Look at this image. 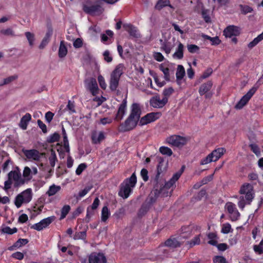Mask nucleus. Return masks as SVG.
<instances>
[{"instance_id":"64","label":"nucleus","mask_w":263,"mask_h":263,"mask_svg":"<svg viewBox=\"0 0 263 263\" xmlns=\"http://www.w3.org/2000/svg\"><path fill=\"white\" fill-rule=\"evenodd\" d=\"M141 175L144 181H147L148 179V171L146 169L143 168L141 171Z\"/></svg>"},{"instance_id":"26","label":"nucleus","mask_w":263,"mask_h":263,"mask_svg":"<svg viewBox=\"0 0 263 263\" xmlns=\"http://www.w3.org/2000/svg\"><path fill=\"white\" fill-rule=\"evenodd\" d=\"M31 116L30 114H26L21 119L19 123L20 127L25 130L27 128L28 122L30 121Z\"/></svg>"},{"instance_id":"41","label":"nucleus","mask_w":263,"mask_h":263,"mask_svg":"<svg viewBox=\"0 0 263 263\" xmlns=\"http://www.w3.org/2000/svg\"><path fill=\"white\" fill-rule=\"evenodd\" d=\"M202 37L205 39L210 40L213 45H218L220 43V40L217 36L212 37L207 35H202Z\"/></svg>"},{"instance_id":"28","label":"nucleus","mask_w":263,"mask_h":263,"mask_svg":"<svg viewBox=\"0 0 263 263\" xmlns=\"http://www.w3.org/2000/svg\"><path fill=\"white\" fill-rule=\"evenodd\" d=\"M165 245L174 248L180 247L181 243L176 238H173L167 239L165 242Z\"/></svg>"},{"instance_id":"63","label":"nucleus","mask_w":263,"mask_h":263,"mask_svg":"<svg viewBox=\"0 0 263 263\" xmlns=\"http://www.w3.org/2000/svg\"><path fill=\"white\" fill-rule=\"evenodd\" d=\"M154 58L158 62H161L164 60V57L160 52H154Z\"/></svg>"},{"instance_id":"8","label":"nucleus","mask_w":263,"mask_h":263,"mask_svg":"<svg viewBox=\"0 0 263 263\" xmlns=\"http://www.w3.org/2000/svg\"><path fill=\"white\" fill-rule=\"evenodd\" d=\"M187 141V139L179 135H173L166 139V142L172 146L177 147H182L185 145Z\"/></svg>"},{"instance_id":"21","label":"nucleus","mask_w":263,"mask_h":263,"mask_svg":"<svg viewBox=\"0 0 263 263\" xmlns=\"http://www.w3.org/2000/svg\"><path fill=\"white\" fill-rule=\"evenodd\" d=\"M239 34V28L234 26H229L223 31V34L226 37H232L233 36H237Z\"/></svg>"},{"instance_id":"22","label":"nucleus","mask_w":263,"mask_h":263,"mask_svg":"<svg viewBox=\"0 0 263 263\" xmlns=\"http://www.w3.org/2000/svg\"><path fill=\"white\" fill-rule=\"evenodd\" d=\"M53 30L51 27H48L47 32L44 38L43 39L40 45H39V48L40 49H44L46 46L48 44L50 41V37L52 35Z\"/></svg>"},{"instance_id":"4","label":"nucleus","mask_w":263,"mask_h":263,"mask_svg":"<svg viewBox=\"0 0 263 263\" xmlns=\"http://www.w3.org/2000/svg\"><path fill=\"white\" fill-rule=\"evenodd\" d=\"M137 182V178L135 173L130 177L126 179L120 185L118 193L119 196L123 199L127 198L132 193Z\"/></svg>"},{"instance_id":"49","label":"nucleus","mask_w":263,"mask_h":263,"mask_svg":"<svg viewBox=\"0 0 263 263\" xmlns=\"http://www.w3.org/2000/svg\"><path fill=\"white\" fill-rule=\"evenodd\" d=\"M174 90L173 87H170L167 88H165L163 91V98H166L168 99V98L174 92Z\"/></svg>"},{"instance_id":"35","label":"nucleus","mask_w":263,"mask_h":263,"mask_svg":"<svg viewBox=\"0 0 263 263\" xmlns=\"http://www.w3.org/2000/svg\"><path fill=\"white\" fill-rule=\"evenodd\" d=\"M25 35L28 41L29 46L32 47L35 41V35L34 33L27 31L25 33Z\"/></svg>"},{"instance_id":"44","label":"nucleus","mask_w":263,"mask_h":263,"mask_svg":"<svg viewBox=\"0 0 263 263\" xmlns=\"http://www.w3.org/2000/svg\"><path fill=\"white\" fill-rule=\"evenodd\" d=\"M86 237V232L85 231L76 232L73 236V239L75 240L85 239Z\"/></svg>"},{"instance_id":"52","label":"nucleus","mask_w":263,"mask_h":263,"mask_svg":"<svg viewBox=\"0 0 263 263\" xmlns=\"http://www.w3.org/2000/svg\"><path fill=\"white\" fill-rule=\"evenodd\" d=\"M249 146L251 151L257 156L260 155V151L259 148L256 144H251Z\"/></svg>"},{"instance_id":"29","label":"nucleus","mask_w":263,"mask_h":263,"mask_svg":"<svg viewBox=\"0 0 263 263\" xmlns=\"http://www.w3.org/2000/svg\"><path fill=\"white\" fill-rule=\"evenodd\" d=\"M123 27L125 29L129 32L130 35L134 37H138V33L137 32L136 28L130 24H124Z\"/></svg>"},{"instance_id":"53","label":"nucleus","mask_w":263,"mask_h":263,"mask_svg":"<svg viewBox=\"0 0 263 263\" xmlns=\"http://www.w3.org/2000/svg\"><path fill=\"white\" fill-rule=\"evenodd\" d=\"M98 80L101 88L105 89L106 88L107 85L102 75H99L98 77Z\"/></svg>"},{"instance_id":"43","label":"nucleus","mask_w":263,"mask_h":263,"mask_svg":"<svg viewBox=\"0 0 263 263\" xmlns=\"http://www.w3.org/2000/svg\"><path fill=\"white\" fill-rule=\"evenodd\" d=\"M70 210V206L69 205H64L61 209V214L60 219H63L67 215Z\"/></svg>"},{"instance_id":"18","label":"nucleus","mask_w":263,"mask_h":263,"mask_svg":"<svg viewBox=\"0 0 263 263\" xmlns=\"http://www.w3.org/2000/svg\"><path fill=\"white\" fill-rule=\"evenodd\" d=\"M89 263H106V259L101 253H92L89 257Z\"/></svg>"},{"instance_id":"50","label":"nucleus","mask_w":263,"mask_h":263,"mask_svg":"<svg viewBox=\"0 0 263 263\" xmlns=\"http://www.w3.org/2000/svg\"><path fill=\"white\" fill-rule=\"evenodd\" d=\"M74 104L73 102H72L71 101H68V104L65 108V109L68 110L70 114H73L76 112V110L74 108Z\"/></svg>"},{"instance_id":"10","label":"nucleus","mask_w":263,"mask_h":263,"mask_svg":"<svg viewBox=\"0 0 263 263\" xmlns=\"http://www.w3.org/2000/svg\"><path fill=\"white\" fill-rule=\"evenodd\" d=\"M253 191L252 185L249 183L243 184L239 191L241 194L246 195L245 199L248 204L250 203L254 198Z\"/></svg>"},{"instance_id":"14","label":"nucleus","mask_w":263,"mask_h":263,"mask_svg":"<svg viewBox=\"0 0 263 263\" xmlns=\"http://www.w3.org/2000/svg\"><path fill=\"white\" fill-rule=\"evenodd\" d=\"M83 10L85 13L89 14H93L96 13H102L104 11L100 3L91 6L85 4L83 5Z\"/></svg>"},{"instance_id":"58","label":"nucleus","mask_w":263,"mask_h":263,"mask_svg":"<svg viewBox=\"0 0 263 263\" xmlns=\"http://www.w3.org/2000/svg\"><path fill=\"white\" fill-rule=\"evenodd\" d=\"M213 261L214 263H227L226 258L220 256L215 257Z\"/></svg>"},{"instance_id":"27","label":"nucleus","mask_w":263,"mask_h":263,"mask_svg":"<svg viewBox=\"0 0 263 263\" xmlns=\"http://www.w3.org/2000/svg\"><path fill=\"white\" fill-rule=\"evenodd\" d=\"M183 45L181 43L179 42L178 47L176 49V52L173 54V57L178 59H182L183 57Z\"/></svg>"},{"instance_id":"47","label":"nucleus","mask_w":263,"mask_h":263,"mask_svg":"<svg viewBox=\"0 0 263 263\" xmlns=\"http://www.w3.org/2000/svg\"><path fill=\"white\" fill-rule=\"evenodd\" d=\"M60 138V135L57 133H54L52 135H50L47 139V141L49 143H53L58 141Z\"/></svg>"},{"instance_id":"61","label":"nucleus","mask_w":263,"mask_h":263,"mask_svg":"<svg viewBox=\"0 0 263 263\" xmlns=\"http://www.w3.org/2000/svg\"><path fill=\"white\" fill-rule=\"evenodd\" d=\"M18 76L17 75H13L10 77H9L4 80V84H8L11 82L12 81L17 79Z\"/></svg>"},{"instance_id":"59","label":"nucleus","mask_w":263,"mask_h":263,"mask_svg":"<svg viewBox=\"0 0 263 263\" xmlns=\"http://www.w3.org/2000/svg\"><path fill=\"white\" fill-rule=\"evenodd\" d=\"M86 165L84 163L80 164L76 170V173L78 175H80L82 172L86 168Z\"/></svg>"},{"instance_id":"40","label":"nucleus","mask_w":263,"mask_h":263,"mask_svg":"<svg viewBox=\"0 0 263 263\" xmlns=\"http://www.w3.org/2000/svg\"><path fill=\"white\" fill-rule=\"evenodd\" d=\"M200 234L196 236L191 241L187 242V245H189V247L191 248L195 245H199L200 243Z\"/></svg>"},{"instance_id":"16","label":"nucleus","mask_w":263,"mask_h":263,"mask_svg":"<svg viewBox=\"0 0 263 263\" xmlns=\"http://www.w3.org/2000/svg\"><path fill=\"white\" fill-rule=\"evenodd\" d=\"M167 103V99L163 98L160 99L159 95L154 96L149 101L151 106L158 108H162Z\"/></svg>"},{"instance_id":"19","label":"nucleus","mask_w":263,"mask_h":263,"mask_svg":"<svg viewBox=\"0 0 263 263\" xmlns=\"http://www.w3.org/2000/svg\"><path fill=\"white\" fill-rule=\"evenodd\" d=\"M126 106H127L126 100L124 99L119 107L118 112H117L116 117H115L116 120L120 121L123 119V116L125 115V113L126 111Z\"/></svg>"},{"instance_id":"7","label":"nucleus","mask_w":263,"mask_h":263,"mask_svg":"<svg viewBox=\"0 0 263 263\" xmlns=\"http://www.w3.org/2000/svg\"><path fill=\"white\" fill-rule=\"evenodd\" d=\"M226 150L223 147H219L214 150L209 154L205 158L201 160V165L206 164L212 161H216L219 159L226 152Z\"/></svg>"},{"instance_id":"45","label":"nucleus","mask_w":263,"mask_h":263,"mask_svg":"<svg viewBox=\"0 0 263 263\" xmlns=\"http://www.w3.org/2000/svg\"><path fill=\"white\" fill-rule=\"evenodd\" d=\"M17 231V229L16 228L11 229L10 227L7 226L4 227L2 229V232L3 233L8 234H13L16 233Z\"/></svg>"},{"instance_id":"20","label":"nucleus","mask_w":263,"mask_h":263,"mask_svg":"<svg viewBox=\"0 0 263 263\" xmlns=\"http://www.w3.org/2000/svg\"><path fill=\"white\" fill-rule=\"evenodd\" d=\"M226 208L227 209L228 212L232 215V219L236 220L239 217L240 214L236 209L235 205L232 202H228L226 204Z\"/></svg>"},{"instance_id":"38","label":"nucleus","mask_w":263,"mask_h":263,"mask_svg":"<svg viewBox=\"0 0 263 263\" xmlns=\"http://www.w3.org/2000/svg\"><path fill=\"white\" fill-rule=\"evenodd\" d=\"M109 215V212L107 206H104L102 209L101 220L102 221L105 222L108 219Z\"/></svg>"},{"instance_id":"48","label":"nucleus","mask_w":263,"mask_h":263,"mask_svg":"<svg viewBox=\"0 0 263 263\" xmlns=\"http://www.w3.org/2000/svg\"><path fill=\"white\" fill-rule=\"evenodd\" d=\"M253 249L256 253L261 254L263 253V239L260 241L258 245H254Z\"/></svg>"},{"instance_id":"57","label":"nucleus","mask_w":263,"mask_h":263,"mask_svg":"<svg viewBox=\"0 0 263 263\" xmlns=\"http://www.w3.org/2000/svg\"><path fill=\"white\" fill-rule=\"evenodd\" d=\"M231 226L229 223H225L222 225L221 232L224 234H228L231 232Z\"/></svg>"},{"instance_id":"42","label":"nucleus","mask_w":263,"mask_h":263,"mask_svg":"<svg viewBox=\"0 0 263 263\" xmlns=\"http://www.w3.org/2000/svg\"><path fill=\"white\" fill-rule=\"evenodd\" d=\"M159 152L164 155L171 156L173 154V152L171 148L166 146H161L159 148Z\"/></svg>"},{"instance_id":"1","label":"nucleus","mask_w":263,"mask_h":263,"mask_svg":"<svg viewBox=\"0 0 263 263\" xmlns=\"http://www.w3.org/2000/svg\"><path fill=\"white\" fill-rule=\"evenodd\" d=\"M141 112L139 105L137 103H133L129 117L120 125L121 130L123 132H127L134 129L139 120Z\"/></svg>"},{"instance_id":"31","label":"nucleus","mask_w":263,"mask_h":263,"mask_svg":"<svg viewBox=\"0 0 263 263\" xmlns=\"http://www.w3.org/2000/svg\"><path fill=\"white\" fill-rule=\"evenodd\" d=\"M67 53V47L64 44V42L62 41L60 42V47L59 49V56L60 58H64L66 55Z\"/></svg>"},{"instance_id":"17","label":"nucleus","mask_w":263,"mask_h":263,"mask_svg":"<svg viewBox=\"0 0 263 263\" xmlns=\"http://www.w3.org/2000/svg\"><path fill=\"white\" fill-rule=\"evenodd\" d=\"M158 165L157 166V172L155 177V181L157 182V187H158V181L161 174L166 170L165 165L164 164V159L162 157H158Z\"/></svg>"},{"instance_id":"12","label":"nucleus","mask_w":263,"mask_h":263,"mask_svg":"<svg viewBox=\"0 0 263 263\" xmlns=\"http://www.w3.org/2000/svg\"><path fill=\"white\" fill-rule=\"evenodd\" d=\"M22 152L28 159L36 161H40L41 157L44 155V153H40L37 150L34 149H23Z\"/></svg>"},{"instance_id":"9","label":"nucleus","mask_w":263,"mask_h":263,"mask_svg":"<svg viewBox=\"0 0 263 263\" xmlns=\"http://www.w3.org/2000/svg\"><path fill=\"white\" fill-rule=\"evenodd\" d=\"M258 86L253 87L249 91L244 95L239 101L236 104L235 107L236 109H241L250 100L257 89Z\"/></svg>"},{"instance_id":"37","label":"nucleus","mask_w":263,"mask_h":263,"mask_svg":"<svg viewBox=\"0 0 263 263\" xmlns=\"http://www.w3.org/2000/svg\"><path fill=\"white\" fill-rule=\"evenodd\" d=\"M49 161L50 165L52 167L55 166V162L58 161L55 152L53 149L50 150V156L49 157Z\"/></svg>"},{"instance_id":"30","label":"nucleus","mask_w":263,"mask_h":263,"mask_svg":"<svg viewBox=\"0 0 263 263\" xmlns=\"http://www.w3.org/2000/svg\"><path fill=\"white\" fill-rule=\"evenodd\" d=\"M23 178L25 181H30L32 178V171L28 166H25L23 172Z\"/></svg>"},{"instance_id":"25","label":"nucleus","mask_w":263,"mask_h":263,"mask_svg":"<svg viewBox=\"0 0 263 263\" xmlns=\"http://www.w3.org/2000/svg\"><path fill=\"white\" fill-rule=\"evenodd\" d=\"M213 83L212 81H208L206 83L202 84L199 89V93L202 96L207 93L212 88Z\"/></svg>"},{"instance_id":"54","label":"nucleus","mask_w":263,"mask_h":263,"mask_svg":"<svg viewBox=\"0 0 263 263\" xmlns=\"http://www.w3.org/2000/svg\"><path fill=\"white\" fill-rule=\"evenodd\" d=\"M208 13H209V11L208 10L204 9H202V12H201L202 16V17L203 18L204 20L205 21V22L206 23H209L211 22V18H210V16L209 15Z\"/></svg>"},{"instance_id":"39","label":"nucleus","mask_w":263,"mask_h":263,"mask_svg":"<svg viewBox=\"0 0 263 263\" xmlns=\"http://www.w3.org/2000/svg\"><path fill=\"white\" fill-rule=\"evenodd\" d=\"M159 68L163 72L165 80L167 81H170V74L169 69L167 67H164L162 65L160 66Z\"/></svg>"},{"instance_id":"34","label":"nucleus","mask_w":263,"mask_h":263,"mask_svg":"<svg viewBox=\"0 0 263 263\" xmlns=\"http://www.w3.org/2000/svg\"><path fill=\"white\" fill-rule=\"evenodd\" d=\"M28 242V240L27 239L20 238V239H18L12 247H10L9 248V250H12L13 247L20 248V247H22V246L27 244Z\"/></svg>"},{"instance_id":"2","label":"nucleus","mask_w":263,"mask_h":263,"mask_svg":"<svg viewBox=\"0 0 263 263\" xmlns=\"http://www.w3.org/2000/svg\"><path fill=\"white\" fill-rule=\"evenodd\" d=\"M8 179L4 183V189L5 191H8L11 187L13 181L14 182V187H18L24 185L26 181L25 179L22 177L21 173L18 168L14 171H10L8 174Z\"/></svg>"},{"instance_id":"3","label":"nucleus","mask_w":263,"mask_h":263,"mask_svg":"<svg viewBox=\"0 0 263 263\" xmlns=\"http://www.w3.org/2000/svg\"><path fill=\"white\" fill-rule=\"evenodd\" d=\"M181 175V172H177L172 177V178L167 182L163 180L158 181V187H157L156 184V191H159V194H161L164 197L169 196L172 192V189L169 191L171 187H172L176 181L178 180Z\"/></svg>"},{"instance_id":"62","label":"nucleus","mask_w":263,"mask_h":263,"mask_svg":"<svg viewBox=\"0 0 263 263\" xmlns=\"http://www.w3.org/2000/svg\"><path fill=\"white\" fill-rule=\"evenodd\" d=\"M37 123L42 132L44 133H46L47 132L46 125L41 120H38Z\"/></svg>"},{"instance_id":"46","label":"nucleus","mask_w":263,"mask_h":263,"mask_svg":"<svg viewBox=\"0 0 263 263\" xmlns=\"http://www.w3.org/2000/svg\"><path fill=\"white\" fill-rule=\"evenodd\" d=\"M0 32L1 34L6 36H15L13 30L10 28H7L6 29H2L1 30Z\"/></svg>"},{"instance_id":"36","label":"nucleus","mask_w":263,"mask_h":263,"mask_svg":"<svg viewBox=\"0 0 263 263\" xmlns=\"http://www.w3.org/2000/svg\"><path fill=\"white\" fill-rule=\"evenodd\" d=\"M169 3H170V1L169 0H159L156 6H155V8L157 10H161L162 8H163V7L166 6H169L170 7H172L171 5H168L169 4Z\"/></svg>"},{"instance_id":"6","label":"nucleus","mask_w":263,"mask_h":263,"mask_svg":"<svg viewBox=\"0 0 263 263\" xmlns=\"http://www.w3.org/2000/svg\"><path fill=\"white\" fill-rule=\"evenodd\" d=\"M32 191L28 189L16 196L14 200L15 206L19 208L23 203H29L32 199Z\"/></svg>"},{"instance_id":"11","label":"nucleus","mask_w":263,"mask_h":263,"mask_svg":"<svg viewBox=\"0 0 263 263\" xmlns=\"http://www.w3.org/2000/svg\"><path fill=\"white\" fill-rule=\"evenodd\" d=\"M85 85L92 96H96L98 93L99 88L96 80L93 78L86 79L84 81Z\"/></svg>"},{"instance_id":"24","label":"nucleus","mask_w":263,"mask_h":263,"mask_svg":"<svg viewBox=\"0 0 263 263\" xmlns=\"http://www.w3.org/2000/svg\"><path fill=\"white\" fill-rule=\"evenodd\" d=\"M104 138V135L102 132H95L92 134L91 139L92 142L95 144L100 143Z\"/></svg>"},{"instance_id":"55","label":"nucleus","mask_w":263,"mask_h":263,"mask_svg":"<svg viewBox=\"0 0 263 263\" xmlns=\"http://www.w3.org/2000/svg\"><path fill=\"white\" fill-rule=\"evenodd\" d=\"M104 60L107 63H110L112 61V57L111 56L110 52L108 50H105L103 54Z\"/></svg>"},{"instance_id":"56","label":"nucleus","mask_w":263,"mask_h":263,"mask_svg":"<svg viewBox=\"0 0 263 263\" xmlns=\"http://www.w3.org/2000/svg\"><path fill=\"white\" fill-rule=\"evenodd\" d=\"M149 207L146 204H143L140 209L139 211V215L140 216H143L144 215L148 210Z\"/></svg>"},{"instance_id":"13","label":"nucleus","mask_w":263,"mask_h":263,"mask_svg":"<svg viewBox=\"0 0 263 263\" xmlns=\"http://www.w3.org/2000/svg\"><path fill=\"white\" fill-rule=\"evenodd\" d=\"M161 116L160 112H151L147 114L141 118L139 120V125L143 126L152 122L156 121L159 119Z\"/></svg>"},{"instance_id":"23","label":"nucleus","mask_w":263,"mask_h":263,"mask_svg":"<svg viewBox=\"0 0 263 263\" xmlns=\"http://www.w3.org/2000/svg\"><path fill=\"white\" fill-rule=\"evenodd\" d=\"M185 76V70L183 66L181 65H178L176 73V82L179 86L181 85L182 80Z\"/></svg>"},{"instance_id":"60","label":"nucleus","mask_w":263,"mask_h":263,"mask_svg":"<svg viewBox=\"0 0 263 263\" xmlns=\"http://www.w3.org/2000/svg\"><path fill=\"white\" fill-rule=\"evenodd\" d=\"M73 45L76 48H79L83 45L82 40L80 38L77 39L73 42Z\"/></svg>"},{"instance_id":"5","label":"nucleus","mask_w":263,"mask_h":263,"mask_svg":"<svg viewBox=\"0 0 263 263\" xmlns=\"http://www.w3.org/2000/svg\"><path fill=\"white\" fill-rule=\"evenodd\" d=\"M124 65L118 64L110 74L109 88L111 91H115L118 85L120 77L123 73Z\"/></svg>"},{"instance_id":"15","label":"nucleus","mask_w":263,"mask_h":263,"mask_svg":"<svg viewBox=\"0 0 263 263\" xmlns=\"http://www.w3.org/2000/svg\"><path fill=\"white\" fill-rule=\"evenodd\" d=\"M55 219V217L54 216L48 217L42 220L40 222L32 225L31 228L37 231H41L48 226Z\"/></svg>"},{"instance_id":"51","label":"nucleus","mask_w":263,"mask_h":263,"mask_svg":"<svg viewBox=\"0 0 263 263\" xmlns=\"http://www.w3.org/2000/svg\"><path fill=\"white\" fill-rule=\"evenodd\" d=\"M187 48L189 51L192 53L197 52L199 49L198 46L193 44L187 45Z\"/></svg>"},{"instance_id":"33","label":"nucleus","mask_w":263,"mask_h":263,"mask_svg":"<svg viewBox=\"0 0 263 263\" xmlns=\"http://www.w3.org/2000/svg\"><path fill=\"white\" fill-rule=\"evenodd\" d=\"M60 189L61 187L60 186H57L54 184H53L50 186L46 194L49 196H51L55 195L57 193H58L60 190Z\"/></svg>"},{"instance_id":"32","label":"nucleus","mask_w":263,"mask_h":263,"mask_svg":"<svg viewBox=\"0 0 263 263\" xmlns=\"http://www.w3.org/2000/svg\"><path fill=\"white\" fill-rule=\"evenodd\" d=\"M160 41L161 43V49L163 50L166 54H169L173 48L170 43L163 42L162 40H160Z\"/></svg>"}]
</instances>
